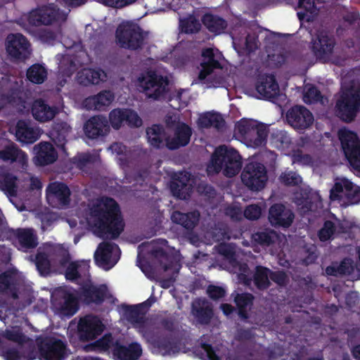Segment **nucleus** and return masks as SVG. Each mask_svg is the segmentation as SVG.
I'll return each instance as SVG.
<instances>
[{
  "label": "nucleus",
  "instance_id": "f257e3e1",
  "mask_svg": "<svg viewBox=\"0 0 360 360\" xmlns=\"http://www.w3.org/2000/svg\"><path fill=\"white\" fill-rule=\"evenodd\" d=\"M71 229H91L100 237L115 238L124 229L116 202L108 198L92 201L80 215L68 219Z\"/></svg>",
  "mask_w": 360,
  "mask_h": 360
},
{
  "label": "nucleus",
  "instance_id": "f03ea898",
  "mask_svg": "<svg viewBox=\"0 0 360 360\" xmlns=\"http://www.w3.org/2000/svg\"><path fill=\"white\" fill-rule=\"evenodd\" d=\"M123 318L130 322L132 326L144 336L149 343L151 351L162 355L171 354L172 343L166 338L153 337L150 335V322L146 319L139 307H128L126 308Z\"/></svg>",
  "mask_w": 360,
  "mask_h": 360
},
{
  "label": "nucleus",
  "instance_id": "7ed1b4c3",
  "mask_svg": "<svg viewBox=\"0 0 360 360\" xmlns=\"http://www.w3.org/2000/svg\"><path fill=\"white\" fill-rule=\"evenodd\" d=\"M82 295L72 288H61L58 293L63 297V302L58 308L60 316H70L77 311L78 299H84L87 302H99L108 295V289L105 285L97 288L86 283L83 288Z\"/></svg>",
  "mask_w": 360,
  "mask_h": 360
},
{
  "label": "nucleus",
  "instance_id": "20e7f679",
  "mask_svg": "<svg viewBox=\"0 0 360 360\" xmlns=\"http://www.w3.org/2000/svg\"><path fill=\"white\" fill-rule=\"evenodd\" d=\"M0 188L9 198L11 202L20 212L26 210L25 206L17 202V198L27 197L26 193L29 189L30 191L39 192L41 184L37 178L30 177L29 179L20 181L11 174L0 175Z\"/></svg>",
  "mask_w": 360,
  "mask_h": 360
},
{
  "label": "nucleus",
  "instance_id": "39448f33",
  "mask_svg": "<svg viewBox=\"0 0 360 360\" xmlns=\"http://www.w3.org/2000/svg\"><path fill=\"white\" fill-rule=\"evenodd\" d=\"M242 167V158L234 148L221 146L217 148L207 166L209 174L222 172L226 176L236 175Z\"/></svg>",
  "mask_w": 360,
  "mask_h": 360
},
{
  "label": "nucleus",
  "instance_id": "423d86ee",
  "mask_svg": "<svg viewBox=\"0 0 360 360\" xmlns=\"http://www.w3.org/2000/svg\"><path fill=\"white\" fill-rule=\"evenodd\" d=\"M235 133L247 147L255 148L266 143V127L255 120L241 119L236 124Z\"/></svg>",
  "mask_w": 360,
  "mask_h": 360
},
{
  "label": "nucleus",
  "instance_id": "0eeeda50",
  "mask_svg": "<svg viewBox=\"0 0 360 360\" xmlns=\"http://www.w3.org/2000/svg\"><path fill=\"white\" fill-rule=\"evenodd\" d=\"M136 84L148 98L154 100L162 98L168 90L167 79L155 72L141 75L138 77Z\"/></svg>",
  "mask_w": 360,
  "mask_h": 360
},
{
  "label": "nucleus",
  "instance_id": "6e6552de",
  "mask_svg": "<svg viewBox=\"0 0 360 360\" xmlns=\"http://www.w3.org/2000/svg\"><path fill=\"white\" fill-rule=\"evenodd\" d=\"M359 108V94L353 87L348 89L344 87L336 103L338 116L346 122H350L356 115Z\"/></svg>",
  "mask_w": 360,
  "mask_h": 360
},
{
  "label": "nucleus",
  "instance_id": "1a4fd4ad",
  "mask_svg": "<svg viewBox=\"0 0 360 360\" xmlns=\"http://www.w3.org/2000/svg\"><path fill=\"white\" fill-rule=\"evenodd\" d=\"M339 139L345 157L354 169L360 172V140L356 134L346 128L338 131Z\"/></svg>",
  "mask_w": 360,
  "mask_h": 360
},
{
  "label": "nucleus",
  "instance_id": "9d476101",
  "mask_svg": "<svg viewBox=\"0 0 360 360\" xmlns=\"http://www.w3.org/2000/svg\"><path fill=\"white\" fill-rule=\"evenodd\" d=\"M241 179L250 189L260 191L264 188L268 179L266 168L262 164L251 160L245 167Z\"/></svg>",
  "mask_w": 360,
  "mask_h": 360
},
{
  "label": "nucleus",
  "instance_id": "9b49d317",
  "mask_svg": "<svg viewBox=\"0 0 360 360\" xmlns=\"http://www.w3.org/2000/svg\"><path fill=\"white\" fill-rule=\"evenodd\" d=\"M200 70L198 80L202 84H206L207 87L216 86L210 84L212 78V74L215 69L221 68L220 61L222 54L217 49H207L202 51Z\"/></svg>",
  "mask_w": 360,
  "mask_h": 360
},
{
  "label": "nucleus",
  "instance_id": "f8f14e48",
  "mask_svg": "<svg viewBox=\"0 0 360 360\" xmlns=\"http://www.w3.org/2000/svg\"><path fill=\"white\" fill-rule=\"evenodd\" d=\"M146 36V34H143L139 27L129 22L120 24L116 32L118 44L122 47L131 49L139 48Z\"/></svg>",
  "mask_w": 360,
  "mask_h": 360
},
{
  "label": "nucleus",
  "instance_id": "ddd939ff",
  "mask_svg": "<svg viewBox=\"0 0 360 360\" xmlns=\"http://www.w3.org/2000/svg\"><path fill=\"white\" fill-rule=\"evenodd\" d=\"M96 345L101 350L112 348L114 354L119 360H136L142 353L139 344L133 343L128 347H124L118 343L113 344L111 335H105L103 339L97 342Z\"/></svg>",
  "mask_w": 360,
  "mask_h": 360
},
{
  "label": "nucleus",
  "instance_id": "4468645a",
  "mask_svg": "<svg viewBox=\"0 0 360 360\" xmlns=\"http://www.w3.org/2000/svg\"><path fill=\"white\" fill-rule=\"evenodd\" d=\"M3 340L0 341V354L6 360H25V357L16 348L8 349V345L15 344L18 347L24 341L25 337L19 328H12L6 330L2 335Z\"/></svg>",
  "mask_w": 360,
  "mask_h": 360
},
{
  "label": "nucleus",
  "instance_id": "2eb2a0df",
  "mask_svg": "<svg viewBox=\"0 0 360 360\" xmlns=\"http://www.w3.org/2000/svg\"><path fill=\"white\" fill-rule=\"evenodd\" d=\"M66 15L67 11H56V6L50 5L32 11L27 18L29 24L33 26L49 25L55 21L64 20Z\"/></svg>",
  "mask_w": 360,
  "mask_h": 360
},
{
  "label": "nucleus",
  "instance_id": "dca6fc26",
  "mask_svg": "<svg viewBox=\"0 0 360 360\" xmlns=\"http://www.w3.org/2000/svg\"><path fill=\"white\" fill-rule=\"evenodd\" d=\"M330 198L332 200L347 199L351 204L357 203L360 200V187L347 179H337L330 190Z\"/></svg>",
  "mask_w": 360,
  "mask_h": 360
},
{
  "label": "nucleus",
  "instance_id": "f3484780",
  "mask_svg": "<svg viewBox=\"0 0 360 360\" xmlns=\"http://www.w3.org/2000/svg\"><path fill=\"white\" fill-rule=\"evenodd\" d=\"M120 256V250L118 246L110 243L100 244L94 254L98 266L105 270L114 266L118 262Z\"/></svg>",
  "mask_w": 360,
  "mask_h": 360
},
{
  "label": "nucleus",
  "instance_id": "a211bd4d",
  "mask_svg": "<svg viewBox=\"0 0 360 360\" xmlns=\"http://www.w3.org/2000/svg\"><path fill=\"white\" fill-rule=\"evenodd\" d=\"M6 51L12 58L22 60L31 53L30 44L20 34H10L6 39Z\"/></svg>",
  "mask_w": 360,
  "mask_h": 360
},
{
  "label": "nucleus",
  "instance_id": "6ab92c4d",
  "mask_svg": "<svg viewBox=\"0 0 360 360\" xmlns=\"http://www.w3.org/2000/svg\"><path fill=\"white\" fill-rule=\"evenodd\" d=\"M286 119L288 122L297 130L306 129L314 122V117L311 112L300 105L290 108L286 114Z\"/></svg>",
  "mask_w": 360,
  "mask_h": 360
},
{
  "label": "nucleus",
  "instance_id": "aec40b11",
  "mask_svg": "<svg viewBox=\"0 0 360 360\" xmlns=\"http://www.w3.org/2000/svg\"><path fill=\"white\" fill-rule=\"evenodd\" d=\"M70 191L66 185L59 182L49 184L46 189V199L49 205L61 208L69 202Z\"/></svg>",
  "mask_w": 360,
  "mask_h": 360
},
{
  "label": "nucleus",
  "instance_id": "412c9836",
  "mask_svg": "<svg viewBox=\"0 0 360 360\" xmlns=\"http://www.w3.org/2000/svg\"><path fill=\"white\" fill-rule=\"evenodd\" d=\"M17 140L22 143L30 144L37 141L41 134L38 127H32L28 122L19 120L14 128L11 129Z\"/></svg>",
  "mask_w": 360,
  "mask_h": 360
},
{
  "label": "nucleus",
  "instance_id": "4be33fe9",
  "mask_svg": "<svg viewBox=\"0 0 360 360\" xmlns=\"http://www.w3.org/2000/svg\"><path fill=\"white\" fill-rule=\"evenodd\" d=\"M78 330L83 340H93L102 333L103 325L97 317L87 316L80 319Z\"/></svg>",
  "mask_w": 360,
  "mask_h": 360
},
{
  "label": "nucleus",
  "instance_id": "5701e85b",
  "mask_svg": "<svg viewBox=\"0 0 360 360\" xmlns=\"http://www.w3.org/2000/svg\"><path fill=\"white\" fill-rule=\"evenodd\" d=\"M109 120L115 129H119L124 122L134 127H139L142 124V121L138 115L128 109H114L109 115Z\"/></svg>",
  "mask_w": 360,
  "mask_h": 360
},
{
  "label": "nucleus",
  "instance_id": "b1692460",
  "mask_svg": "<svg viewBox=\"0 0 360 360\" xmlns=\"http://www.w3.org/2000/svg\"><path fill=\"white\" fill-rule=\"evenodd\" d=\"M41 356L46 360H61L65 354L64 344L54 338H47L40 343Z\"/></svg>",
  "mask_w": 360,
  "mask_h": 360
},
{
  "label": "nucleus",
  "instance_id": "393cba45",
  "mask_svg": "<svg viewBox=\"0 0 360 360\" xmlns=\"http://www.w3.org/2000/svg\"><path fill=\"white\" fill-rule=\"evenodd\" d=\"M294 214L283 205L276 204L269 210V219L274 226L288 227L292 222Z\"/></svg>",
  "mask_w": 360,
  "mask_h": 360
},
{
  "label": "nucleus",
  "instance_id": "a878e982",
  "mask_svg": "<svg viewBox=\"0 0 360 360\" xmlns=\"http://www.w3.org/2000/svg\"><path fill=\"white\" fill-rule=\"evenodd\" d=\"M0 160L15 161L24 165L27 162V156L23 151L18 149L14 143L7 140H3L0 146Z\"/></svg>",
  "mask_w": 360,
  "mask_h": 360
},
{
  "label": "nucleus",
  "instance_id": "bb28decb",
  "mask_svg": "<svg viewBox=\"0 0 360 360\" xmlns=\"http://www.w3.org/2000/svg\"><path fill=\"white\" fill-rule=\"evenodd\" d=\"M191 130L188 126L184 123H179L172 132L166 139V145L170 149H176L186 145L190 139Z\"/></svg>",
  "mask_w": 360,
  "mask_h": 360
},
{
  "label": "nucleus",
  "instance_id": "cd10ccee",
  "mask_svg": "<svg viewBox=\"0 0 360 360\" xmlns=\"http://www.w3.org/2000/svg\"><path fill=\"white\" fill-rule=\"evenodd\" d=\"M256 90L261 98H271L279 94V86L272 75L260 76L256 84Z\"/></svg>",
  "mask_w": 360,
  "mask_h": 360
},
{
  "label": "nucleus",
  "instance_id": "c85d7f7f",
  "mask_svg": "<svg viewBox=\"0 0 360 360\" xmlns=\"http://www.w3.org/2000/svg\"><path fill=\"white\" fill-rule=\"evenodd\" d=\"M34 119L39 122H46L53 119L57 113L54 107L49 105L44 100L37 99L31 105Z\"/></svg>",
  "mask_w": 360,
  "mask_h": 360
},
{
  "label": "nucleus",
  "instance_id": "c756f323",
  "mask_svg": "<svg viewBox=\"0 0 360 360\" xmlns=\"http://www.w3.org/2000/svg\"><path fill=\"white\" fill-rule=\"evenodd\" d=\"M53 252L54 248L51 245H46L39 249L35 257V264L41 275H46L52 270H56L51 264V261L53 260L52 258Z\"/></svg>",
  "mask_w": 360,
  "mask_h": 360
},
{
  "label": "nucleus",
  "instance_id": "7c9ffc66",
  "mask_svg": "<svg viewBox=\"0 0 360 360\" xmlns=\"http://www.w3.org/2000/svg\"><path fill=\"white\" fill-rule=\"evenodd\" d=\"M13 243L15 245L22 251L37 246V238L31 229H18L14 232Z\"/></svg>",
  "mask_w": 360,
  "mask_h": 360
},
{
  "label": "nucleus",
  "instance_id": "2f4dec72",
  "mask_svg": "<svg viewBox=\"0 0 360 360\" xmlns=\"http://www.w3.org/2000/svg\"><path fill=\"white\" fill-rule=\"evenodd\" d=\"M77 79L84 86L98 84L107 79V75L99 68H84L77 73Z\"/></svg>",
  "mask_w": 360,
  "mask_h": 360
},
{
  "label": "nucleus",
  "instance_id": "473e14b6",
  "mask_svg": "<svg viewBox=\"0 0 360 360\" xmlns=\"http://www.w3.org/2000/svg\"><path fill=\"white\" fill-rule=\"evenodd\" d=\"M36 161L39 165L53 163L58 158V153L53 146L47 142H41L33 148Z\"/></svg>",
  "mask_w": 360,
  "mask_h": 360
},
{
  "label": "nucleus",
  "instance_id": "72a5a7b5",
  "mask_svg": "<svg viewBox=\"0 0 360 360\" xmlns=\"http://www.w3.org/2000/svg\"><path fill=\"white\" fill-rule=\"evenodd\" d=\"M115 96L110 91H103L97 95L86 98L84 102V107L89 110H101L113 101Z\"/></svg>",
  "mask_w": 360,
  "mask_h": 360
},
{
  "label": "nucleus",
  "instance_id": "f704fd0d",
  "mask_svg": "<svg viewBox=\"0 0 360 360\" xmlns=\"http://www.w3.org/2000/svg\"><path fill=\"white\" fill-rule=\"evenodd\" d=\"M167 248V242L162 239L143 243L139 246L138 257L140 258L146 252H150L155 257H160V261H168L169 257L165 254Z\"/></svg>",
  "mask_w": 360,
  "mask_h": 360
},
{
  "label": "nucleus",
  "instance_id": "c9c22d12",
  "mask_svg": "<svg viewBox=\"0 0 360 360\" xmlns=\"http://www.w3.org/2000/svg\"><path fill=\"white\" fill-rule=\"evenodd\" d=\"M63 266H67L65 277L68 280H75L82 277L87 280V274L89 269V261L72 262L64 261L61 263Z\"/></svg>",
  "mask_w": 360,
  "mask_h": 360
},
{
  "label": "nucleus",
  "instance_id": "e433bc0d",
  "mask_svg": "<svg viewBox=\"0 0 360 360\" xmlns=\"http://www.w3.org/2000/svg\"><path fill=\"white\" fill-rule=\"evenodd\" d=\"M333 45V40L326 32H321L313 41L312 49L318 57L326 59L332 53Z\"/></svg>",
  "mask_w": 360,
  "mask_h": 360
},
{
  "label": "nucleus",
  "instance_id": "4c0bfd02",
  "mask_svg": "<svg viewBox=\"0 0 360 360\" xmlns=\"http://www.w3.org/2000/svg\"><path fill=\"white\" fill-rule=\"evenodd\" d=\"M108 129L105 120L101 117H94L85 124L84 133L90 139L103 135Z\"/></svg>",
  "mask_w": 360,
  "mask_h": 360
},
{
  "label": "nucleus",
  "instance_id": "58836bf2",
  "mask_svg": "<svg viewBox=\"0 0 360 360\" xmlns=\"http://www.w3.org/2000/svg\"><path fill=\"white\" fill-rule=\"evenodd\" d=\"M189 174L186 172L181 173L178 179L171 184V190L174 195L181 199H186L188 196L190 189Z\"/></svg>",
  "mask_w": 360,
  "mask_h": 360
},
{
  "label": "nucleus",
  "instance_id": "ea45409f",
  "mask_svg": "<svg viewBox=\"0 0 360 360\" xmlns=\"http://www.w3.org/2000/svg\"><path fill=\"white\" fill-rule=\"evenodd\" d=\"M344 231L343 225H340L339 221L334 219V221H326L324 223L318 236L321 241H327L333 238L340 232Z\"/></svg>",
  "mask_w": 360,
  "mask_h": 360
},
{
  "label": "nucleus",
  "instance_id": "a19ab883",
  "mask_svg": "<svg viewBox=\"0 0 360 360\" xmlns=\"http://www.w3.org/2000/svg\"><path fill=\"white\" fill-rule=\"evenodd\" d=\"M193 314L200 323H207L212 315L209 304L205 300H198L193 304Z\"/></svg>",
  "mask_w": 360,
  "mask_h": 360
},
{
  "label": "nucleus",
  "instance_id": "79ce46f5",
  "mask_svg": "<svg viewBox=\"0 0 360 360\" xmlns=\"http://www.w3.org/2000/svg\"><path fill=\"white\" fill-rule=\"evenodd\" d=\"M326 272L328 275L335 276L339 274L352 275L356 273L357 275L359 273L356 270V265L354 266L353 262L350 259H344L338 266H328L326 269Z\"/></svg>",
  "mask_w": 360,
  "mask_h": 360
},
{
  "label": "nucleus",
  "instance_id": "37998d69",
  "mask_svg": "<svg viewBox=\"0 0 360 360\" xmlns=\"http://www.w3.org/2000/svg\"><path fill=\"white\" fill-rule=\"evenodd\" d=\"M198 219L199 214L196 212L186 214L176 211L172 214V220L174 222L179 224L187 229L192 228L197 223Z\"/></svg>",
  "mask_w": 360,
  "mask_h": 360
},
{
  "label": "nucleus",
  "instance_id": "c03bdc74",
  "mask_svg": "<svg viewBox=\"0 0 360 360\" xmlns=\"http://www.w3.org/2000/svg\"><path fill=\"white\" fill-rule=\"evenodd\" d=\"M70 131V128L67 124L57 125L51 132L50 137L58 147L63 148Z\"/></svg>",
  "mask_w": 360,
  "mask_h": 360
},
{
  "label": "nucleus",
  "instance_id": "a18cd8bd",
  "mask_svg": "<svg viewBox=\"0 0 360 360\" xmlns=\"http://www.w3.org/2000/svg\"><path fill=\"white\" fill-rule=\"evenodd\" d=\"M202 21L206 27L215 34L221 33L226 27V23L223 19L210 14L205 15Z\"/></svg>",
  "mask_w": 360,
  "mask_h": 360
},
{
  "label": "nucleus",
  "instance_id": "49530a36",
  "mask_svg": "<svg viewBox=\"0 0 360 360\" xmlns=\"http://www.w3.org/2000/svg\"><path fill=\"white\" fill-rule=\"evenodd\" d=\"M46 76L47 72L44 67L38 64L31 66L27 72V79L35 84L44 82Z\"/></svg>",
  "mask_w": 360,
  "mask_h": 360
},
{
  "label": "nucleus",
  "instance_id": "de8ad7c7",
  "mask_svg": "<svg viewBox=\"0 0 360 360\" xmlns=\"http://www.w3.org/2000/svg\"><path fill=\"white\" fill-rule=\"evenodd\" d=\"M146 134L148 141L152 146L159 148L163 144L164 135L161 127L153 125L148 129Z\"/></svg>",
  "mask_w": 360,
  "mask_h": 360
},
{
  "label": "nucleus",
  "instance_id": "09e8293b",
  "mask_svg": "<svg viewBox=\"0 0 360 360\" xmlns=\"http://www.w3.org/2000/svg\"><path fill=\"white\" fill-rule=\"evenodd\" d=\"M235 302L238 307L239 314L243 317L246 318L245 312L250 308L252 304V297L250 294L243 293L240 295H237L234 297Z\"/></svg>",
  "mask_w": 360,
  "mask_h": 360
},
{
  "label": "nucleus",
  "instance_id": "8fccbe9b",
  "mask_svg": "<svg viewBox=\"0 0 360 360\" xmlns=\"http://www.w3.org/2000/svg\"><path fill=\"white\" fill-rule=\"evenodd\" d=\"M299 7L305 9V13L298 12L297 15L300 20L306 19L310 20L314 15L316 13V8L314 0H299Z\"/></svg>",
  "mask_w": 360,
  "mask_h": 360
},
{
  "label": "nucleus",
  "instance_id": "3c124183",
  "mask_svg": "<svg viewBox=\"0 0 360 360\" xmlns=\"http://www.w3.org/2000/svg\"><path fill=\"white\" fill-rule=\"evenodd\" d=\"M252 238L253 241L257 243L269 245L275 241L277 235L274 231L265 230L254 233Z\"/></svg>",
  "mask_w": 360,
  "mask_h": 360
},
{
  "label": "nucleus",
  "instance_id": "603ef678",
  "mask_svg": "<svg viewBox=\"0 0 360 360\" xmlns=\"http://www.w3.org/2000/svg\"><path fill=\"white\" fill-rule=\"evenodd\" d=\"M272 144L281 150H286L291 146L290 139L284 131H278L272 136Z\"/></svg>",
  "mask_w": 360,
  "mask_h": 360
},
{
  "label": "nucleus",
  "instance_id": "864d4df0",
  "mask_svg": "<svg viewBox=\"0 0 360 360\" xmlns=\"http://www.w3.org/2000/svg\"><path fill=\"white\" fill-rule=\"evenodd\" d=\"M70 53H68L67 56H58L57 60L59 61V70L61 74L67 75L70 76L75 70V65L73 62L70 60L69 56Z\"/></svg>",
  "mask_w": 360,
  "mask_h": 360
},
{
  "label": "nucleus",
  "instance_id": "5fc2aeb1",
  "mask_svg": "<svg viewBox=\"0 0 360 360\" xmlns=\"http://www.w3.org/2000/svg\"><path fill=\"white\" fill-rule=\"evenodd\" d=\"M0 101L1 103H8L10 105L15 108L17 110L20 112H23L26 108L25 101L18 97V93L16 91H13L12 93L11 98H6L4 95H2L1 96Z\"/></svg>",
  "mask_w": 360,
  "mask_h": 360
},
{
  "label": "nucleus",
  "instance_id": "6e6d98bb",
  "mask_svg": "<svg viewBox=\"0 0 360 360\" xmlns=\"http://www.w3.org/2000/svg\"><path fill=\"white\" fill-rule=\"evenodd\" d=\"M269 271L266 268L257 267L255 275V283L259 288H265L269 285Z\"/></svg>",
  "mask_w": 360,
  "mask_h": 360
},
{
  "label": "nucleus",
  "instance_id": "4d7b16f0",
  "mask_svg": "<svg viewBox=\"0 0 360 360\" xmlns=\"http://www.w3.org/2000/svg\"><path fill=\"white\" fill-rule=\"evenodd\" d=\"M233 272L238 275V279L245 284L249 285L251 281L249 276V270L246 264L234 263L233 265Z\"/></svg>",
  "mask_w": 360,
  "mask_h": 360
},
{
  "label": "nucleus",
  "instance_id": "13d9d810",
  "mask_svg": "<svg viewBox=\"0 0 360 360\" xmlns=\"http://www.w3.org/2000/svg\"><path fill=\"white\" fill-rule=\"evenodd\" d=\"M180 26L183 32L193 33L200 30V23L194 17L190 16L186 20H181Z\"/></svg>",
  "mask_w": 360,
  "mask_h": 360
},
{
  "label": "nucleus",
  "instance_id": "bf43d9fd",
  "mask_svg": "<svg viewBox=\"0 0 360 360\" xmlns=\"http://www.w3.org/2000/svg\"><path fill=\"white\" fill-rule=\"evenodd\" d=\"M321 98L319 91L312 85L307 84L304 90L303 100L307 103H312Z\"/></svg>",
  "mask_w": 360,
  "mask_h": 360
},
{
  "label": "nucleus",
  "instance_id": "052dcab7",
  "mask_svg": "<svg viewBox=\"0 0 360 360\" xmlns=\"http://www.w3.org/2000/svg\"><path fill=\"white\" fill-rule=\"evenodd\" d=\"M13 274H3L0 275V292H6L7 295L12 294L15 297L12 292L11 283L14 278Z\"/></svg>",
  "mask_w": 360,
  "mask_h": 360
},
{
  "label": "nucleus",
  "instance_id": "680f3d73",
  "mask_svg": "<svg viewBox=\"0 0 360 360\" xmlns=\"http://www.w3.org/2000/svg\"><path fill=\"white\" fill-rule=\"evenodd\" d=\"M282 183L286 185H298L302 182V178L295 172H285L280 176Z\"/></svg>",
  "mask_w": 360,
  "mask_h": 360
},
{
  "label": "nucleus",
  "instance_id": "e2e57ef3",
  "mask_svg": "<svg viewBox=\"0 0 360 360\" xmlns=\"http://www.w3.org/2000/svg\"><path fill=\"white\" fill-rule=\"evenodd\" d=\"M315 201H316L315 203L313 202L310 205L309 208L307 206L308 202H307V201L305 202V203L304 205H302L304 203V202L302 200H300L296 198L295 202L298 205L299 210H300V212L302 214H306L309 210L313 211V212H316L319 208L321 207V202L319 200V198L318 196H316L315 198Z\"/></svg>",
  "mask_w": 360,
  "mask_h": 360
},
{
  "label": "nucleus",
  "instance_id": "0e129e2a",
  "mask_svg": "<svg viewBox=\"0 0 360 360\" xmlns=\"http://www.w3.org/2000/svg\"><path fill=\"white\" fill-rule=\"evenodd\" d=\"M262 214V208L257 205L248 206L244 211V216L251 220L257 219Z\"/></svg>",
  "mask_w": 360,
  "mask_h": 360
},
{
  "label": "nucleus",
  "instance_id": "69168bd1",
  "mask_svg": "<svg viewBox=\"0 0 360 360\" xmlns=\"http://www.w3.org/2000/svg\"><path fill=\"white\" fill-rule=\"evenodd\" d=\"M286 155L292 156V163H301L302 165H309L311 162V158L307 155H302L300 150L293 151L292 153H286Z\"/></svg>",
  "mask_w": 360,
  "mask_h": 360
},
{
  "label": "nucleus",
  "instance_id": "338daca9",
  "mask_svg": "<svg viewBox=\"0 0 360 360\" xmlns=\"http://www.w3.org/2000/svg\"><path fill=\"white\" fill-rule=\"evenodd\" d=\"M41 221V229L45 231L47 230L52 223L56 220V216L53 213L47 212L39 216Z\"/></svg>",
  "mask_w": 360,
  "mask_h": 360
},
{
  "label": "nucleus",
  "instance_id": "774afa93",
  "mask_svg": "<svg viewBox=\"0 0 360 360\" xmlns=\"http://www.w3.org/2000/svg\"><path fill=\"white\" fill-rule=\"evenodd\" d=\"M57 38L58 35L49 30H44L39 34V39L41 41L47 44H53Z\"/></svg>",
  "mask_w": 360,
  "mask_h": 360
}]
</instances>
